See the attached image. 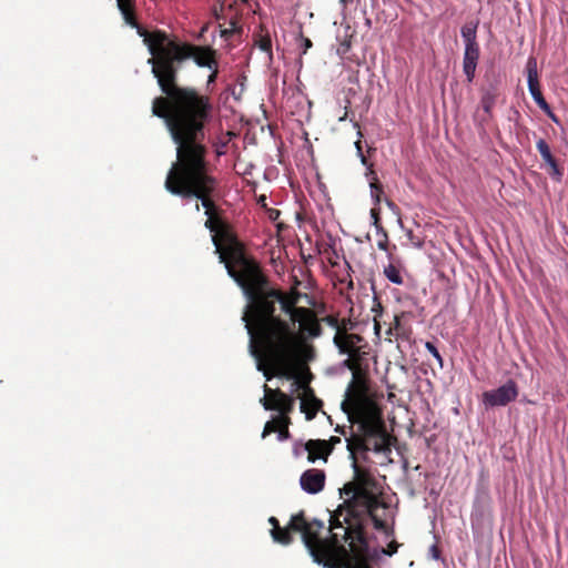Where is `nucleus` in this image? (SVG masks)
<instances>
[{
	"label": "nucleus",
	"mask_w": 568,
	"mask_h": 568,
	"mask_svg": "<svg viewBox=\"0 0 568 568\" xmlns=\"http://www.w3.org/2000/svg\"><path fill=\"white\" fill-rule=\"evenodd\" d=\"M125 22L136 28L152 55L148 63L166 98H155L152 104L153 115L164 123L176 144V161L172 164L165 180V189L182 197L201 200L205 214L210 213V194L216 181L207 173L206 149L200 143L204 136V123L210 119L212 105L207 97L200 95L194 89L179 88L175 84L178 71L186 60H193L199 68L219 67L216 50L209 45H196L171 39L166 33L156 31L149 34L133 18L125 0H116Z\"/></svg>",
	"instance_id": "f257e3e1"
},
{
	"label": "nucleus",
	"mask_w": 568,
	"mask_h": 568,
	"mask_svg": "<svg viewBox=\"0 0 568 568\" xmlns=\"http://www.w3.org/2000/svg\"><path fill=\"white\" fill-rule=\"evenodd\" d=\"M213 207L212 203L204 225L213 233L212 242L220 263H224L229 276L241 287L246 300L242 321L250 337L248 353L256 362V369L263 372L270 381L271 375L264 367L263 356L274 366L288 365L295 357V325H303L311 312L296 306L302 296L300 292L292 291L288 296H284L270 287L258 265L241 252H234L231 260H226L216 234L219 223L211 217Z\"/></svg>",
	"instance_id": "f03ea898"
},
{
	"label": "nucleus",
	"mask_w": 568,
	"mask_h": 568,
	"mask_svg": "<svg viewBox=\"0 0 568 568\" xmlns=\"http://www.w3.org/2000/svg\"><path fill=\"white\" fill-rule=\"evenodd\" d=\"M354 423L357 424L356 429H352L347 438V452L355 474L353 484L371 490L378 489L377 480L368 471L361 469L357 459L358 456L366 459L369 452L388 457L392 454V436L387 432L386 423L369 408H362Z\"/></svg>",
	"instance_id": "7ed1b4c3"
},
{
	"label": "nucleus",
	"mask_w": 568,
	"mask_h": 568,
	"mask_svg": "<svg viewBox=\"0 0 568 568\" xmlns=\"http://www.w3.org/2000/svg\"><path fill=\"white\" fill-rule=\"evenodd\" d=\"M268 523L273 526L271 536L275 542L284 546L290 545L293 540L290 530L298 531L302 534V540L313 561L326 568H333L332 565L325 561L327 550L318 537L320 530L324 527L321 520L314 519L308 523L303 511H301L292 516L288 527L285 529L280 527L278 520L273 516L268 518Z\"/></svg>",
	"instance_id": "20e7f679"
},
{
	"label": "nucleus",
	"mask_w": 568,
	"mask_h": 568,
	"mask_svg": "<svg viewBox=\"0 0 568 568\" xmlns=\"http://www.w3.org/2000/svg\"><path fill=\"white\" fill-rule=\"evenodd\" d=\"M339 493L346 497L344 504L348 513L344 517L345 523H348V516L359 517L367 514L374 520L376 528L384 527V523L374 515L382 506L378 498L379 489L371 490L369 488L357 487L353 483H348L344 485Z\"/></svg>",
	"instance_id": "39448f33"
},
{
	"label": "nucleus",
	"mask_w": 568,
	"mask_h": 568,
	"mask_svg": "<svg viewBox=\"0 0 568 568\" xmlns=\"http://www.w3.org/2000/svg\"><path fill=\"white\" fill-rule=\"evenodd\" d=\"M362 408H369L372 409L378 417L382 422H385L384 418H383V415L381 413V410L378 409V407L369 399H366V398H363V397H356L354 399H345L343 403H342V409L343 412L347 415V419L349 422V426H339L337 425L335 427V432L336 433H339L341 435H343L345 437V442L347 443V438L351 436V432L352 429L355 430L356 429V425L354 423L355 419H357V417H359V413L362 410Z\"/></svg>",
	"instance_id": "423d86ee"
},
{
	"label": "nucleus",
	"mask_w": 568,
	"mask_h": 568,
	"mask_svg": "<svg viewBox=\"0 0 568 568\" xmlns=\"http://www.w3.org/2000/svg\"><path fill=\"white\" fill-rule=\"evenodd\" d=\"M517 396V384L513 379H508L498 388L485 392L483 394V403L487 407H500L514 402Z\"/></svg>",
	"instance_id": "0eeeda50"
},
{
	"label": "nucleus",
	"mask_w": 568,
	"mask_h": 568,
	"mask_svg": "<svg viewBox=\"0 0 568 568\" xmlns=\"http://www.w3.org/2000/svg\"><path fill=\"white\" fill-rule=\"evenodd\" d=\"M527 69V83H528V90L534 99V101L537 103V105L541 110H548V103L545 100V98L541 94V91L539 89V80H538V71H537V61L535 58H529L526 64Z\"/></svg>",
	"instance_id": "6e6552de"
},
{
	"label": "nucleus",
	"mask_w": 568,
	"mask_h": 568,
	"mask_svg": "<svg viewBox=\"0 0 568 568\" xmlns=\"http://www.w3.org/2000/svg\"><path fill=\"white\" fill-rule=\"evenodd\" d=\"M301 488L311 495L317 494L323 490L325 485V473L320 469H307L300 478Z\"/></svg>",
	"instance_id": "1a4fd4ad"
},
{
	"label": "nucleus",
	"mask_w": 568,
	"mask_h": 568,
	"mask_svg": "<svg viewBox=\"0 0 568 568\" xmlns=\"http://www.w3.org/2000/svg\"><path fill=\"white\" fill-rule=\"evenodd\" d=\"M363 338L357 334L336 333L334 336V344L338 348L339 354L354 357L357 355L358 344Z\"/></svg>",
	"instance_id": "9d476101"
},
{
	"label": "nucleus",
	"mask_w": 568,
	"mask_h": 568,
	"mask_svg": "<svg viewBox=\"0 0 568 568\" xmlns=\"http://www.w3.org/2000/svg\"><path fill=\"white\" fill-rule=\"evenodd\" d=\"M303 450L308 453L307 459L310 463H315L317 459L327 460V456L332 453V447H327L326 440L311 439L303 444Z\"/></svg>",
	"instance_id": "9b49d317"
},
{
	"label": "nucleus",
	"mask_w": 568,
	"mask_h": 568,
	"mask_svg": "<svg viewBox=\"0 0 568 568\" xmlns=\"http://www.w3.org/2000/svg\"><path fill=\"white\" fill-rule=\"evenodd\" d=\"M321 407L322 400L315 396L313 389L304 387L303 396L301 397V410L305 414L306 419H313Z\"/></svg>",
	"instance_id": "f8f14e48"
},
{
	"label": "nucleus",
	"mask_w": 568,
	"mask_h": 568,
	"mask_svg": "<svg viewBox=\"0 0 568 568\" xmlns=\"http://www.w3.org/2000/svg\"><path fill=\"white\" fill-rule=\"evenodd\" d=\"M478 60L479 47H466L463 57V71L468 82L475 78Z\"/></svg>",
	"instance_id": "ddd939ff"
},
{
	"label": "nucleus",
	"mask_w": 568,
	"mask_h": 568,
	"mask_svg": "<svg viewBox=\"0 0 568 568\" xmlns=\"http://www.w3.org/2000/svg\"><path fill=\"white\" fill-rule=\"evenodd\" d=\"M358 540L361 541V544L364 547L363 556L367 559H374V560L379 559L382 556H392L397 551L396 542H392L388 546V548L376 547V548L371 549L361 532H358Z\"/></svg>",
	"instance_id": "4468645a"
},
{
	"label": "nucleus",
	"mask_w": 568,
	"mask_h": 568,
	"mask_svg": "<svg viewBox=\"0 0 568 568\" xmlns=\"http://www.w3.org/2000/svg\"><path fill=\"white\" fill-rule=\"evenodd\" d=\"M253 40L255 47L267 54V60L271 63L273 61V52L270 33L264 28H260V30L254 33Z\"/></svg>",
	"instance_id": "2eb2a0df"
},
{
	"label": "nucleus",
	"mask_w": 568,
	"mask_h": 568,
	"mask_svg": "<svg viewBox=\"0 0 568 568\" xmlns=\"http://www.w3.org/2000/svg\"><path fill=\"white\" fill-rule=\"evenodd\" d=\"M372 224L376 230L377 235H383V240L377 241V247L382 251H386L388 246V235L385 229L379 223V209L376 206L371 209Z\"/></svg>",
	"instance_id": "dca6fc26"
},
{
	"label": "nucleus",
	"mask_w": 568,
	"mask_h": 568,
	"mask_svg": "<svg viewBox=\"0 0 568 568\" xmlns=\"http://www.w3.org/2000/svg\"><path fill=\"white\" fill-rule=\"evenodd\" d=\"M477 28L478 21L468 22L460 29V34L466 47H479L477 43Z\"/></svg>",
	"instance_id": "f3484780"
},
{
	"label": "nucleus",
	"mask_w": 568,
	"mask_h": 568,
	"mask_svg": "<svg viewBox=\"0 0 568 568\" xmlns=\"http://www.w3.org/2000/svg\"><path fill=\"white\" fill-rule=\"evenodd\" d=\"M329 528H331L332 531L335 530V529L343 530L342 535L339 532H332V541L335 545H338L341 542V540L347 541L348 539L352 538L349 536L348 529L344 528V526L342 525L337 514L331 517V526H329Z\"/></svg>",
	"instance_id": "a211bd4d"
},
{
	"label": "nucleus",
	"mask_w": 568,
	"mask_h": 568,
	"mask_svg": "<svg viewBox=\"0 0 568 568\" xmlns=\"http://www.w3.org/2000/svg\"><path fill=\"white\" fill-rule=\"evenodd\" d=\"M275 396V409L280 410L282 414H288L292 412L294 406V398L282 393L280 389L274 390Z\"/></svg>",
	"instance_id": "6ab92c4d"
},
{
	"label": "nucleus",
	"mask_w": 568,
	"mask_h": 568,
	"mask_svg": "<svg viewBox=\"0 0 568 568\" xmlns=\"http://www.w3.org/2000/svg\"><path fill=\"white\" fill-rule=\"evenodd\" d=\"M385 277L393 284L402 285L404 283L400 268L395 264L389 263L384 267Z\"/></svg>",
	"instance_id": "aec40b11"
},
{
	"label": "nucleus",
	"mask_w": 568,
	"mask_h": 568,
	"mask_svg": "<svg viewBox=\"0 0 568 568\" xmlns=\"http://www.w3.org/2000/svg\"><path fill=\"white\" fill-rule=\"evenodd\" d=\"M536 148H537L541 159L544 160V162L547 165L552 164L556 161V159L551 154L548 143L544 139H539L536 142Z\"/></svg>",
	"instance_id": "412c9836"
},
{
	"label": "nucleus",
	"mask_w": 568,
	"mask_h": 568,
	"mask_svg": "<svg viewBox=\"0 0 568 568\" xmlns=\"http://www.w3.org/2000/svg\"><path fill=\"white\" fill-rule=\"evenodd\" d=\"M371 197L374 206H378L381 203V196L383 194V186L378 183L377 176L369 178Z\"/></svg>",
	"instance_id": "4be33fe9"
},
{
	"label": "nucleus",
	"mask_w": 568,
	"mask_h": 568,
	"mask_svg": "<svg viewBox=\"0 0 568 568\" xmlns=\"http://www.w3.org/2000/svg\"><path fill=\"white\" fill-rule=\"evenodd\" d=\"M480 104H481L483 110L487 114H490L491 113V109H493V106L495 104V97H494V94H491L490 92H486L481 97Z\"/></svg>",
	"instance_id": "5701e85b"
},
{
	"label": "nucleus",
	"mask_w": 568,
	"mask_h": 568,
	"mask_svg": "<svg viewBox=\"0 0 568 568\" xmlns=\"http://www.w3.org/2000/svg\"><path fill=\"white\" fill-rule=\"evenodd\" d=\"M263 388H264V392H265V396L261 398V400H260L261 404L263 405L264 409H266V410L275 409V405H273L271 403V400L267 398V395L268 394H274V392L266 384H264Z\"/></svg>",
	"instance_id": "b1692460"
},
{
	"label": "nucleus",
	"mask_w": 568,
	"mask_h": 568,
	"mask_svg": "<svg viewBox=\"0 0 568 568\" xmlns=\"http://www.w3.org/2000/svg\"><path fill=\"white\" fill-rule=\"evenodd\" d=\"M425 348L434 356V358L438 362L439 366L443 367L444 361L437 347L432 342H426Z\"/></svg>",
	"instance_id": "393cba45"
},
{
	"label": "nucleus",
	"mask_w": 568,
	"mask_h": 568,
	"mask_svg": "<svg viewBox=\"0 0 568 568\" xmlns=\"http://www.w3.org/2000/svg\"><path fill=\"white\" fill-rule=\"evenodd\" d=\"M349 49H351V41L344 40L339 43L336 52L339 57L345 58L346 54L348 53Z\"/></svg>",
	"instance_id": "a878e982"
},
{
	"label": "nucleus",
	"mask_w": 568,
	"mask_h": 568,
	"mask_svg": "<svg viewBox=\"0 0 568 568\" xmlns=\"http://www.w3.org/2000/svg\"><path fill=\"white\" fill-rule=\"evenodd\" d=\"M550 168V175L555 178L557 181H560L562 176V171L560 170L557 161H555L552 164L548 165Z\"/></svg>",
	"instance_id": "bb28decb"
},
{
	"label": "nucleus",
	"mask_w": 568,
	"mask_h": 568,
	"mask_svg": "<svg viewBox=\"0 0 568 568\" xmlns=\"http://www.w3.org/2000/svg\"><path fill=\"white\" fill-rule=\"evenodd\" d=\"M211 71L209 78H207V82H206V88L210 90L211 87L215 83L216 79H217V74H219V67L215 68V69H209Z\"/></svg>",
	"instance_id": "cd10ccee"
},
{
	"label": "nucleus",
	"mask_w": 568,
	"mask_h": 568,
	"mask_svg": "<svg viewBox=\"0 0 568 568\" xmlns=\"http://www.w3.org/2000/svg\"><path fill=\"white\" fill-rule=\"evenodd\" d=\"M358 158L361 159L362 164L367 168L366 176L367 178L376 176L375 172L372 169L373 165L368 162L367 158L364 154L362 156H358Z\"/></svg>",
	"instance_id": "c85d7f7f"
},
{
	"label": "nucleus",
	"mask_w": 568,
	"mask_h": 568,
	"mask_svg": "<svg viewBox=\"0 0 568 568\" xmlns=\"http://www.w3.org/2000/svg\"><path fill=\"white\" fill-rule=\"evenodd\" d=\"M230 28H224L220 30L221 38L229 39L235 32V22L230 23Z\"/></svg>",
	"instance_id": "c756f323"
},
{
	"label": "nucleus",
	"mask_w": 568,
	"mask_h": 568,
	"mask_svg": "<svg viewBox=\"0 0 568 568\" xmlns=\"http://www.w3.org/2000/svg\"><path fill=\"white\" fill-rule=\"evenodd\" d=\"M275 430H276V427L273 424V422H267L264 426V429L262 433V438H265L266 436H268L271 433H273Z\"/></svg>",
	"instance_id": "7c9ffc66"
},
{
	"label": "nucleus",
	"mask_w": 568,
	"mask_h": 568,
	"mask_svg": "<svg viewBox=\"0 0 568 568\" xmlns=\"http://www.w3.org/2000/svg\"><path fill=\"white\" fill-rule=\"evenodd\" d=\"M341 442H342L341 437L333 436L326 443H327V447H332V450H333L335 445L341 444Z\"/></svg>",
	"instance_id": "2f4dec72"
},
{
	"label": "nucleus",
	"mask_w": 568,
	"mask_h": 568,
	"mask_svg": "<svg viewBox=\"0 0 568 568\" xmlns=\"http://www.w3.org/2000/svg\"><path fill=\"white\" fill-rule=\"evenodd\" d=\"M555 123H558V118L556 116V114L552 112L550 105L548 104V110H542Z\"/></svg>",
	"instance_id": "473e14b6"
},
{
	"label": "nucleus",
	"mask_w": 568,
	"mask_h": 568,
	"mask_svg": "<svg viewBox=\"0 0 568 568\" xmlns=\"http://www.w3.org/2000/svg\"><path fill=\"white\" fill-rule=\"evenodd\" d=\"M320 332H321L320 325L316 324V323H313L312 327L310 329V334L313 335V336H317V335H320Z\"/></svg>",
	"instance_id": "72a5a7b5"
},
{
	"label": "nucleus",
	"mask_w": 568,
	"mask_h": 568,
	"mask_svg": "<svg viewBox=\"0 0 568 568\" xmlns=\"http://www.w3.org/2000/svg\"><path fill=\"white\" fill-rule=\"evenodd\" d=\"M385 203L388 206V209L392 210L394 213L398 212V206L393 201L385 199Z\"/></svg>",
	"instance_id": "f704fd0d"
},
{
	"label": "nucleus",
	"mask_w": 568,
	"mask_h": 568,
	"mask_svg": "<svg viewBox=\"0 0 568 568\" xmlns=\"http://www.w3.org/2000/svg\"><path fill=\"white\" fill-rule=\"evenodd\" d=\"M303 445H295L293 453L296 457L301 456L305 450L302 449Z\"/></svg>",
	"instance_id": "c9c22d12"
},
{
	"label": "nucleus",
	"mask_w": 568,
	"mask_h": 568,
	"mask_svg": "<svg viewBox=\"0 0 568 568\" xmlns=\"http://www.w3.org/2000/svg\"><path fill=\"white\" fill-rule=\"evenodd\" d=\"M288 435H290V434H288V432H287V430H286V432H278V434H277V439H278V440H281V442H282V440H285V439H287V438H288Z\"/></svg>",
	"instance_id": "e433bc0d"
},
{
	"label": "nucleus",
	"mask_w": 568,
	"mask_h": 568,
	"mask_svg": "<svg viewBox=\"0 0 568 568\" xmlns=\"http://www.w3.org/2000/svg\"><path fill=\"white\" fill-rule=\"evenodd\" d=\"M355 148H356L357 155L362 156L364 154L363 150H362V142L361 141H356L355 142Z\"/></svg>",
	"instance_id": "4c0bfd02"
},
{
	"label": "nucleus",
	"mask_w": 568,
	"mask_h": 568,
	"mask_svg": "<svg viewBox=\"0 0 568 568\" xmlns=\"http://www.w3.org/2000/svg\"><path fill=\"white\" fill-rule=\"evenodd\" d=\"M430 551L433 552L434 558H438V550L436 546H432Z\"/></svg>",
	"instance_id": "58836bf2"
},
{
	"label": "nucleus",
	"mask_w": 568,
	"mask_h": 568,
	"mask_svg": "<svg viewBox=\"0 0 568 568\" xmlns=\"http://www.w3.org/2000/svg\"><path fill=\"white\" fill-rule=\"evenodd\" d=\"M351 358H352V357H349V356H348V358H346V359L344 361V363H343V364H344V366L349 367V368L352 367V361H351Z\"/></svg>",
	"instance_id": "ea45409f"
},
{
	"label": "nucleus",
	"mask_w": 568,
	"mask_h": 568,
	"mask_svg": "<svg viewBox=\"0 0 568 568\" xmlns=\"http://www.w3.org/2000/svg\"><path fill=\"white\" fill-rule=\"evenodd\" d=\"M293 386L296 387V388H301L302 387V384L298 379H295L294 383H293Z\"/></svg>",
	"instance_id": "a19ab883"
},
{
	"label": "nucleus",
	"mask_w": 568,
	"mask_h": 568,
	"mask_svg": "<svg viewBox=\"0 0 568 568\" xmlns=\"http://www.w3.org/2000/svg\"><path fill=\"white\" fill-rule=\"evenodd\" d=\"M341 3H343V6H346L348 2H351L352 0H339Z\"/></svg>",
	"instance_id": "79ce46f5"
},
{
	"label": "nucleus",
	"mask_w": 568,
	"mask_h": 568,
	"mask_svg": "<svg viewBox=\"0 0 568 568\" xmlns=\"http://www.w3.org/2000/svg\"><path fill=\"white\" fill-rule=\"evenodd\" d=\"M305 45L310 47L311 45V41L306 40Z\"/></svg>",
	"instance_id": "37998d69"
},
{
	"label": "nucleus",
	"mask_w": 568,
	"mask_h": 568,
	"mask_svg": "<svg viewBox=\"0 0 568 568\" xmlns=\"http://www.w3.org/2000/svg\"><path fill=\"white\" fill-rule=\"evenodd\" d=\"M412 234H413V231H409V232L407 233V235H408L409 237H412Z\"/></svg>",
	"instance_id": "c03bdc74"
}]
</instances>
